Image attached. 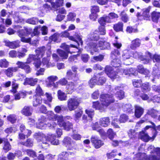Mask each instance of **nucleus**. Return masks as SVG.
<instances>
[{
    "mask_svg": "<svg viewBox=\"0 0 160 160\" xmlns=\"http://www.w3.org/2000/svg\"><path fill=\"white\" fill-rule=\"evenodd\" d=\"M95 126L93 127V129L94 130H97L100 134L102 135L105 134V132L103 129H98V122H96L95 123Z\"/></svg>",
    "mask_w": 160,
    "mask_h": 160,
    "instance_id": "3c124183",
    "label": "nucleus"
},
{
    "mask_svg": "<svg viewBox=\"0 0 160 160\" xmlns=\"http://www.w3.org/2000/svg\"><path fill=\"white\" fill-rule=\"evenodd\" d=\"M21 143L25 146L31 147L33 145V143L31 141H23Z\"/></svg>",
    "mask_w": 160,
    "mask_h": 160,
    "instance_id": "bf43d9fd",
    "label": "nucleus"
},
{
    "mask_svg": "<svg viewBox=\"0 0 160 160\" xmlns=\"http://www.w3.org/2000/svg\"><path fill=\"white\" fill-rule=\"evenodd\" d=\"M3 143L4 144L3 149L6 152L10 150L11 149V146L9 143L7 141H3Z\"/></svg>",
    "mask_w": 160,
    "mask_h": 160,
    "instance_id": "8fccbe9b",
    "label": "nucleus"
},
{
    "mask_svg": "<svg viewBox=\"0 0 160 160\" xmlns=\"http://www.w3.org/2000/svg\"><path fill=\"white\" fill-rule=\"evenodd\" d=\"M100 103L98 101L93 102L92 107L96 109L101 111L104 110V107H107L111 103L114 102L115 100L112 95L108 94H102L101 95Z\"/></svg>",
    "mask_w": 160,
    "mask_h": 160,
    "instance_id": "f257e3e1",
    "label": "nucleus"
},
{
    "mask_svg": "<svg viewBox=\"0 0 160 160\" xmlns=\"http://www.w3.org/2000/svg\"><path fill=\"white\" fill-rule=\"evenodd\" d=\"M130 54V52L128 50H125L123 51L122 57H121V59L123 61H124L129 59L131 56Z\"/></svg>",
    "mask_w": 160,
    "mask_h": 160,
    "instance_id": "5701e85b",
    "label": "nucleus"
},
{
    "mask_svg": "<svg viewBox=\"0 0 160 160\" xmlns=\"http://www.w3.org/2000/svg\"><path fill=\"white\" fill-rule=\"evenodd\" d=\"M45 135L41 132L35 133L34 135V137L35 139H44Z\"/></svg>",
    "mask_w": 160,
    "mask_h": 160,
    "instance_id": "603ef678",
    "label": "nucleus"
},
{
    "mask_svg": "<svg viewBox=\"0 0 160 160\" xmlns=\"http://www.w3.org/2000/svg\"><path fill=\"white\" fill-rule=\"evenodd\" d=\"M120 53L118 50H115L112 52L111 57L113 59L112 64L115 68L119 67L121 63V61L119 59Z\"/></svg>",
    "mask_w": 160,
    "mask_h": 160,
    "instance_id": "39448f33",
    "label": "nucleus"
},
{
    "mask_svg": "<svg viewBox=\"0 0 160 160\" xmlns=\"http://www.w3.org/2000/svg\"><path fill=\"white\" fill-rule=\"evenodd\" d=\"M137 70L139 72L146 75V77L149 76L150 72L147 69L144 68L142 65H138L137 67Z\"/></svg>",
    "mask_w": 160,
    "mask_h": 160,
    "instance_id": "dca6fc26",
    "label": "nucleus"
},
{
    "mask_svg": "<svg viewBox=\"0 0 160 160\" xmlns=\"http://www.w3.org/2000/svg\"><path fill=\"white\" fill-rule=\"evenodd\" d=\"M151 7L149 6L147 8L143 9V12L142 16L144 18H148L149 17V12L151 9Z\"/></svg>",
    "mask_w": 160,
    "mask_h": 160,
    "instance_id": "7c9ffc66",
    "label": "nucleus"
},
{
    "mask_svg": "<svg viewBox=\"0 0 160 160\" xmlns=\"http://www.w3.org/2000/svg\"><path fill=\"white\" fill-rule=\"evenodd\" d=\"M128 136L131 139H134L136 136V133L135 130L133 129H130L128 132Z\"/></svg>",
    "mask_w": 160,
    "mask_h": 160,
    "instance_id": "49530a36",
    "label": "nucleus"
},
{
    "mask_svg": "<svg viewBox=\"0 0 160 160\" xmlns=\"http://www.w3.org/2000/svg\"><path fill=\"white\" fill-rule=\"evenodd\" d=\"M123 26V23L121 22H119L114 25L113 28L116 31L118 32L122 30Z\"/></svg>",
    "mask_w": 160,
    "mask_h": 160,
    "instance_id": "58836bf2",
    "label": "nucleus"
},
{
    "mask_svg": "<svg viewBox=\"0 0 160 160\" xmlns=\"http://www.w3.org/2000/svg\"><path fill=\"white\" fill-rule=\"evenodd\" d=\"M105 71L107 75L112 79H114L118 77L117 71L116 72L112 67L107 66L105 68Z\"/></svg>",
    "mask_w": 160,
    "mask_h": 160,
    "instance_id": "0eeeda50",
    "label": "nucleus"
},
{
    "mask_svg": "<svg viewBox=\"0 0 160 160\" xmlns=\"http://www.w3.org/2000/svg\"><path fill=\"white\" fill-rule=\"evenodd\" d=\"M119 70L120 71V72L121 73H124V74L126 75L132 74H133V72H132L133 71V69L132 68L127 69V70H124L122 68H120V69H119Z\"/></svg>",
    "mask_w": 160,
    "mask_h": 160,
    "instance_id": "e433bc0d",
    "label": "nucleus"
},
{
    "mask_svg": "<svg viewBox=\"0 0 160 160\" xmlns=\"http://www.w3.org/2000/svg\"><path fill=\"white\" fill-rule=\"evenodd\" d=\"M40 62V66L42 64L43 65H46L47 67H49L50 66L53 67L55 66V64H52L51 65H50L49 64V59L48 58H44L42 59V63H41L40 59H39Z\"/></svg>",
    "mask_w": 160,
    "mask_h": 160,
    "instance_id": "ea45409f",
    "label": "nucleus"
},
{
    "mask_svg": "<svg viewBox=\"0 0 160 160\" xmlns=\"http://www.w3.org/2000/svg\"><path fill=\"white\" fill-rule=\"evenodd\" d=\"M60 35L57 33H54L52 36H51L50 38L52 40L56 42H59L60 40L59 38V36Z\"/></svg>",
    "mask_w": 160,
    "mask_h": 160,
    "instance_id": "72a5a7b5",
    "label": "nucleus"
},
{
    "mask_svg": "<svg viewBox=\"0 0 160 160\" xmlns=\"http://www.w3.org/2000/svg\"><path fill=\"white\" fill-rule=\"evenodd\" d=\"M56 136L53 134H48L47 135H45L44 139L47 140L55 139Z\"/></svg>",
    "mask_w": 160,
    "mask_h": 160,
    "instance_id": "69168bd1",
    "label": "nucleus"
},
{
    "mask_svg": "<svg viewBox=\"0 0 160 160\" xmlns=\"http://www.w3.org/2000/svg\"><path fill=\"white\" fill-rule=\"evenodd\" d=\"M18 68L10 67L4 71V72L7 77H11L13 75V72L18 71Z\"/></svg>",
    "mask_w": 160,
    "mask_h": 160,
    "instance_id": "2eb2a0df",
    "label": "nucleus"
},
{
    "mask_svg": "<svg viewBox=\"0 0 160 160\" xmlns=\"http://www.w3.org/2000/svg\"><path fill=\"white\" fill-rule=\"evenodd\" d=\"M38 82V79L32 78H26L23 83L24 85L29 84L33 86L35 85Z\"/></svg>",
    "mask_w": 160,
    "mask_h": 160,
    "instance_id": "f3484780",
    "label": "nucleus"
},
{
    "mask_svg": "<svg viewBox=\"0 0 160 160\" xmlns=\"http://www.w3.org/2000/svg\"><path fill=\"white\" fill-rule=\"evenodd\" d=\"M34 60V64L37 68H39L40 65L39 60L37 58V56L33 55H30L28 58L26 63L27 64L30 63L32 61Z\"/></svg>",
    "mask_w": 160,
    "mask_h": 160,
    "instance_id": "6e6552de",
    "label": "nucleus"
},
{
    "mask_svg": "<svg viewBox=\"0 0 160 160\" xmlns=\"http://www.w3.org/2000/svg\"><path fill=\"white\" fill-rule=\"evenodd\" d=\"M97 79V84L98 85H102L106 81V78L101 76L100 74H97L96 76Z\"/></svg>",
    "mask_w": 160,
    "mask_h": 160,
    "instance_id": "4be33fe9",
    "label": "nucleus"
},
{
    "mask_svg": "<svg viewBox=\"0 0 160 160\" xmlns=\"http://www.w3.org/2000/svg\"><path fill=\"white\" fill-rule=\"evenodd\" d=\"M58 78L57 76L52 75L48 77L47 78V86L49 88L53 87L57 88L58 87V82L55 83L54 82L57 80Z\"/></svg>",
    "mask_w": 160,
    "mask_h": 160,
    "instance_id": "423d86ee",
    "label": "nucleus"
},
{
    "mask_svg": "<svg viewBox=\"0 0 160 160\" xmlns=\"http://www.w3.org/2000/svg\"><path fill=\"white\" fill-rule=\"evenodd\" d=\"M155 151L157 152V154H158L157 156H152L150 157L147 160H160V148H157L155 149Z\"/></svg>",
    "mask_w": 160,
    "mask_h": 160,
    "instance_id": "a878e982",
    "label": "nucleus"
},
{
    "mask_svg": "<svg viewBox=\"0 0 160 160\" xmlns=\"http://www.w3.org/2000/svg\"><path fill=\"white\" fill-rule=\"evenodd\" d=\"M141 44V40L138 38H136L132 42L130 48L132 49H135L139 47Z\"/></svg>",
    "mask_w": 160,
    "mask_h": 160,
    "instance_id": "6ab92c4d",
    "label": "nucleus"
},
{
    "mask_svg": "<svg viewBox=\"0 0 160 160\" xmlns=\"http://www.w3.org/2000/svg\"><path fill=\"white\" fill-rule=\"evenodd\" d=\"M22 113L26 116H30L32 114L31 110L30 108L28 106H25L22 111Z\"/></svg>",
    "mask_w": 160,
    "mask_h": 160,
    "instance_id": "c85d7f7f",
    "label": "nucleus"
},
{
    "mask_svg": "<svg viewBox=\"0 0 160 160\" xmlns=\"http://www.w3.org/2000/svg\"><path fill=\"white\" fill-rule=\"evenodd\" d=\"M97 79L96 77H93L89 81V83L90 87L92 88L93 86L97 84Z\"/></svg>",
    "mask_w": 160,
    "mask_h": 160,
    "instance_id": "09e8293b",
    "label": "nucleus"
},
{
    "mask_svg": "<svg viewBox=\"0 0 160 160\" xmlns=\"http://www.w3.org/2000/svg\"><path fill=\"white\" fill-rule=\"evenodd\" d=\"M117 155V151L114 150L110 153H108L107 154V156L108 158L110 159L114 158Z\"/></svg>",
    "mask_w": 160,
    "mask_h": 160,
    "instance_id": "6e6d98bb",
    "label": "nucleus"
},
{
    "mask_svg": "<svg viewBox=\"0 0 160 160\" xmlns=\"http://www.w3.org/2000/svg\"><path fill=\"white\" fill-rule=\"evenodd\" d=\"M63 3V0H57L56 2L51 3L52 6L55 8L62 6Z\"/></svg>",
    "mask_w": 160,
    "mask_h": 160,
    "instance_id": "473e14b6",
    "label": "nucleus"
},
{
    "mask_svg": "<svg viewBox=\"0 0 160 160\" xmlns=\"http://www.w3.org/2000/svg\"><path fill=\"white\" fill-rule=\"evenodd\" d=\"M128 119V116L125 114H123L120 116L119 122L120 123H124Z\"/></svg>",
    "mask_w": 160,
    "mask_h": 160,
    "instance_id": "5fc2aeb1",
    "label": "nucleus"
},
{
    "mask_svg": "<svg viewBox=\"0 0 160 160\" xmlns=\"http://www.w3.org/2000/svg\"><path fill=\"white\" fill-rule=\"evenodd\" d=\"M26 152L28 155L29 156L33 158L37 157L36 153L33 151L31 150H28Z\"/></svg>",
    "mask_w": 160,
    "mask_h": 160,
    "instance_id": "e2e57ef3",
    "label": "nucleus"
},
{
    "mask_svg": "<svg viewBox=\"0 0 160 160\" xmlns=\"http://www.w3.org/2000/svg\"><path fill=\"white\" fill-rule=\"evenodd\" d=\"M57 52L60 57L62 58H67L68 57V54L67 52H66L60 49L57 50Z\"/></svg>",
    "mask_w": 160,
    "mask_h": 160,
    "instance_id": "4c0bfd02",
    "label": "nucleus"
},
{
    "mask_svg": "<svg viewBox=\"0 0 160 160\" xmlns=\"http://www.w3.org/2000/svg\"><path fill=\"white\" fill-rule=\"evenodd\" d=\"M16 65L18 66V69L21 68L24 70L26 73H30L31 70L30 66L28 65L26 62H23L20 61H18L16 63Z\"/></svg>",
    "mask_w": 160,
    "mask_h": 160,
    "instance_id": "1a4fd4ad",
    "label": "nucleus"
},
{
    "mask_svg": "<svg viewBox=\"0 0 160 160\" xmlns=\"http://www.w3.org/2000/svg\"><path fill=\"white\" fill-rule=\"evenodd\" d=\"M144 112V109L138 106H135V116L138 118H140Z\"/></svg>",
    "mask_w": 160,
    "mask_h": 160,
    "instance_id": "4468645a",
    "label": "nucleus"
},
{
    "mask_svg": "<svg viewBox=\"0 0 160 160\" xmlns=\"http://www.w3.org/2000/svg\"><path fill=\"white\" fill-rule=\"evenodd\" d=\"M62 127H63L65 130L69 131L72 128V125L68 121L65 122Z\"/></svg>",
    "mask_w": 160,
    "mask_h": 160,
    "instance_id": "c9c22d12",
    "label": "nucleus"
},
{
    "mask_svg": "<svg viewBox=\"0 0 160 160\" xmlns=\"http://www.w3.org/2000/svg\"><path fill=\"white\" fill-rule=\"evenodd\" d=\"M9 62L6 59H3L0 60V67L6 68L8 66Z\"/></svg>",
    "mask_w": 160,
    "mask_h": 160,
    "instance_id": "79ce46f5",
    "label": "nucleus"
},
{
    "mask_svg": "<svg viewBox=\"0 0 160 160\" xmlns=\"http://www.w3.org/2000/svg\"><path fill=\"white\" fill-rule=\"evenodd\" d=\"M107 133L109 138L110 139H112L116 135V133L113 132L112 129L110 128L108 129Z\"/></svg>",
    "mask_w": 160,
    "mask_h": 160,
    "instance_id": "a18cd8bd",
    "label": "nucleus"
},
{
    "mask_svg": "<svg viewBox=\"0 0 160 160\" xmlns=\"http://www.w3.org/2000/svg\"><path fill=\"white\" fill-rule=\"evenodd\" d=\"M66 76L68 79H73V77H75L74 76V73H72L70 70H68L66 73Z\"/></svg>",
    "mask_w": 160,
    "mask_h": 160,
    "instance_id": "052dcab7",
    "label": "nucleus"
},
{
    "mask_svg": "<svg viewBox=\"0 0 160 160\" xmlns=\"http://www.w3.org/2000/svg\"><path fill=\"white\" fill-rule=\"evenodd\" d=\"M99 34L102 35H104L106 34V30L104 26H101L98 28Z\"/></svg>",
    "mask_w": 160,
    "mask_h": 160,
    "instance_id": "774afa93",
    "label": "nucleus"
},
{
    "mask_svg": "<svg viewBox=\"0 0 160 160\" xmlns=\"http://www.w3.org/2000/svg\"><path fill=\"white\" fill-rule=\"evenodd\" d=\"M147 113L150 115L152 118H155L158 114H160V111L156 110L153 109H151L148 111Z\"/></svg>",
    "mask_w": 160,
    "mask_h": 160,
    "instance_id": "b1692460",
    "label": "nucleus"
},
{
    "mask_svg": "<svg viewBox=\"0 0 160 160\" xmlns=\"http://www.w3.org/2000/svg\"><path fill=\"white\" fill-rule=\"evenodd\" d=\"M22 27L20 26L15 27V28L19 29L17 31L18 36L21 38V41L24 42L29 43L31 42V38H26L31 33V29L27 27H24V29H20Z\"/></svg>",
    "mask_w": 160,
    "mask_h": 160,
    "instance_id": "f03ea898",
    "label": "nucleus"
},
{
    "mask_svg": "<svg viewBox=\"0 0 160 160\" xmlns=\"http://www.w3.org/2000/svg\"><path fill=\"white\" fill-rule=\"evenodd\" d=\"M48 115L50 119L54 121L57 115L54 114L52 112L50 111L48 112Z\"/></svg>",
    "mask_w": 160,
    "mask_h": 160,
    "instance_id": "4d7b16f0",
    "label": "nucleus"
},
{
    "mask_svg": "<svg viewBox=\"0 0 160 160\" xmlns=\"http://www.w3.org/2000/svg\"><path fill=\"white\" fill-rule=\"evenodd\" d=\"M120 16L122 20L124 22H126L128 20L129 18L128 16L124 11H123L121 12Z\"/></svg>",
    "mask_w": 160,
    "mask_h": 160,
    "instance_id": "a19ab883",
    "label": "nucleus"
},
{
    "mask_svg": "<svg viewBox=\"0 0 160 160\" xmlns=\"http://www.w3.org/2000/svg\"><path fill=\"white\" fill-rule=\"evenodd\" d=\"M124 95V92L121 90L119 91H117L116 93V97H118L119 99H121L123 98Z\"/></svg>",
    "mask_w": 160,
    "mask_h": 160,
    "instance_id": "864d4df0",
    "label": "nucleus"
},
{
    "mask_svg": "<svg viewBox=\"0 0 160 160\" xmlns=\"http://www.w3.org/2000/svg\"><path fill=\"white\" fill-rule=\"evenodd\" d=\"M8 120L12 123L16 122L17 118L14 114H10L7 117Z\"/></svg>",
    "mask_w": 160,
    "mask_h": 160,
    "instance_id": "37998d69",
    "label": "nucleus"
},
{
    "mask_svg": "<svg viewBox=\"0 0 160 160\" xmlns=\"http://www.w3.org/2000/svg\"><path fill=\"white\" fill-rule=\"evenodd\" d=\"M152 21L155 22H158V20L160 17V12L153 11L151 13Z\"/></svg>",
    "mask_w": 160,
    "mask_h": 160,
    "instance_id": "a211bd4d",
    "label": "nucleus"
},
{
    "mask_svg": "<svg viewBox=\"0 0 160 160\" xmlns=\"http://www.w3.org/2000/svg\"><path fill=\"white\" fill-rule=\"evenodd\" d=\"M58 98L61 101L65 100L67 99V96L66 94L61 90H59L58 91Z\"/></svg>",
    "mask_w": 160,
    "mask_h": 160,
    "instance_id": "c756f323",
    "label": "nucleus"
},
{
    "mask_svg": "<svg viewBox=\"0 0 160 160\" xmlns=\"http://www.w3.org/2000/svg\"><path fill=\"white\" fill-rule=\"evenodd\" d=\"M26 96V94L24 92H21L20 93H17L15 95V99L16 100H18L20 99L21 96L23 98Z\"/></svg>",
    "mask_w": 160,
    "mask_h": 160,
    "instance_id": "680f3d73",
    "label": "nucleus"
},
{
    "mask_svg": "<svg viewBox=\"0 0 160 160\" xmlns=\"http://www.w3.org/2000/svg\"><path fill=\"white\" fill-rule=\"evenodd\" d=\"M110 123L109 119L108 118L105 117L101 118L100 120L99 124L102 126L106 127L108 126Z\"/></svg>",
    "mask_w": 160,
    "mask_h": 160,
    "instance_id": "aec40b11",
    "label": "nucleus"
},
{
    "mask_svg": "<svg viewBox=\"0 0 160 160\" xmlns=\"http://www.w3.org/2000/svg\"><path fill=\"white\" fill-rule=\"evenodd\" d=\"M69 119L70 118V117L67 116L66 117H64L62 115H57L55 118L54 121H57L58 125L60 127H62V126L63 125V124L65 122V120L66 118Z\"/></svg>",
    "mask_w": 160,
    "mask_h": 160,
    "instance_id": "9b49d317",
    "label": "nucleus"
},
{
    "mask_svg": "<svg viewBox=\"0 0 160 160\" xmlns=\"http://www.w3.org/2000/svg\"><path fill=\"white\" fill-rule=\"evenodd\" d=\"M5 45L12 49H15L20 47V42L17 40L13 42H10L6 40L4 41Z\"/></svg>",
    "mask_w": 160,
    "mask_h": 160,
    "instance_id": "9d476101",
    "label": "nucleus"
},
{
    "mask_svg": "<svg viewBox=\"0 0 160 160\" xmlns=\"http://www.w3.org/2000/svg\"><path fill=\"white\" fill-rule=\"evenodd\" d=\"M26 22L32 24H36L38 22V19L37 18H33L28 19Z\"/></svg>",
    "mask_w": 160,
    "mask_h": 160,
    "instance_id": "c03bdc74",
    "label": "nucleus"
},
{
    "mask_svg": "<svg viewBox=\"0 0 160 160\" xmlns=\"http://www.w3.org/2000/svg\"><path fill=\"white\" fill-rule=\"evenodd\" d=\"M42 99L40 96L36 95L34 97L33 105L36 107L42 103Z\"/></svg>",
    "mask_w": 160,
    "mask_h": 160,
    "instance_id": "393cba45",
    "label": "nucleus"
},
{
    "mask_svg": "<svg viewBox=\"0 0 160 160\" xmlns=\"http://www.w3.org/2000/svg\"><path fill=\"white\" fill-rule=\"evenodd\" d=\"M110 44L107 42L103 41H100L99 42L98 46L94 42H92L88 46L90 49L91 53L93 55V52L98 51V48L99 47L101 49H103L106 48H108L110 47Z\"/></svg>",
    "mask_w": 160,
    "mask_h": 160,
    "instance_id": "7ed1b4c3",
    "label": "nucleus"
},
{
    "mask_svg": "<svg viewBox=\"0 0 160 160\" xmlns=\"http://www.w3.org/2000/svg\"><path fill=\"white\" fill-rule=\"evenodd\" d=\"M138 137L139 139H143L144 140L153 139L155 137L154 136L152 137V138L150 137L146 132L144 131H142L141 132H140Z\"/></svg>",
    "mask_w": 160,
    "mask_h": 160,
    "instance_id": "ddd939ff",
    "label": "nucleus"
},
{
    "mask_svg": "<svg viewBox=\"0 0 160 160\" xmlns=\"http://www.w3.org/2000/svg\"><path fill=\"white\" fill-rule=\"evenodd\" d=\"M46 50V48L44 46L38 48L36 49V56L39 60L43 56Z\"/></svg>",
    "mask_w": 160,
    "mask_h": 160,
    "instance_id": "f8f14e48",
    "label": "nucleus"
},
{
    "mask_svg": "<svg viewBox=\"0 0 160 160\" xmlns=\"http://www.w3.org/2000/svg\"><path fill=\"white\" fill-rule=\"evenodd\" d=\"M98 15L97 13L91 12V13L90 15V19L93 21H96L98 18Z\"/></svg>",
    "mask_w": 160,
    "mask_h": 160,
    "instance_id": "338daca9",
    "label": "nucleus"
},
{
    "mask_svg": "<svg viewBox=\"0 0 160 160\" xmlns=\"http://www.w3.org/2000/svg\"><path fill=\"white\" fill-rule=\"evenodd\" d=\"M82 114V111L80 109H78L75 111V117L77 118H80Z\"/></svg>",
    "mask_w": 160,
    "mask_h": 160,
    "instance_id": "0e129e2a",
    "label": "nucleus"
},
{
    "mask_svg": "<svg viewBox=\"0 0 160 160\" xmlns=\"http://www.w3.org/2000/svg\"><path fill=\"white\" fill-rule=\"evenodd\" d=\"M61 37H62L68 38L69 39L75 41L76 40L73 36H70V34L66 31L62 32L60 34Z\"/></svg>",
    "mask_w": 160,
    "mask_h": 160,
    "instance_id": "cd10ccee",
    "label": "nucleus"
},
{
    "mask_svg": "<svg viewBox=\"0 0 160 160\" xmlns=\"http://www.w3.org/2000/svg\"><path fill=\"white\" fill-rule=\"evenodd\" d=\"M142 89L143 92H147L149 91L150 88L148 85V83H143L142 86Z\"/></svg>",
    "mask_w": 160,
    "mask_h": 160,
    "instance_id": "de8ad7c7",
    "label": "nucleus"
},
{
    "mask_svg": "<svg viewBox=\"0 0 160 160\" xmlns=\"http://www.w3.org/2000/svg\"><path fill=\"white\" fill-rule=\"evenodd\" d=\"M95 148H98L103 145L104 143L102 141H91Z\"/></svg>",
    "mask_w": 160,
    "mask_h": 160,
    "instance_id": "2f4dec72",
    "label": "nucleus"
},
{
    "mask_svg": "<svg viewBox=\"0 0 160 160\" xmlns=\"http://www.w3.org/2000/svg\"><path fill=\"white\" fill-rule=\"evenodd\" d=\"M86 113L88 115L89 117L92 118L94 115V111L91 109H86Z\"/></svg>",
    "mask_w": 160,
    "mask_h": 160,
    "instance_id": "13d9d810",
    "label": "nucleus"
},
{
    "mask_svg": "<svg viewBox=\"0 0 160 160\" xmlns=\"http://www.w3.org/2000/svg\"><path fill=\"white\" fill-rule=\"evenodd\" d=\"M81 102L80 100L76 97L69 98L67 101V106L70 111L75 110Z\"/></svg>",
    "mask_w": 160,
    "mask_h": 160,
    "instance_id": "20e7f679",
    "label": "nucleus"
},
{
    "mask_svg": "<svg viewBox=\"0 0 160 160\" xmlns=\"http://www.w3.org/2000/svg\"><path fill=\"white\" fill-rule=\"evenodd\" d=\"M76 85V84L72 82H69L66 86V88L68 90V91H67V92H68V93H71L75 88Z\"/></svg>",
    "mask_w": 160,
    "mask_h": 160,
    "instance_id": "412c9836",
    "label": "nucleus"
},
{
    "mask_svg": "<svg viewBox=\"0 0 160 160\" xmlns=\"http://www.w3.org/2000/svg\"><path fill=\"white\" fill-rule=\"evenodd\" d=\"M76 16L75 13L69 12L67 16V20L68 21H73L75 20V18Z\"/></svg>",
    "mask_w": 160,
    "mask_h": 160,
    "instance_id": "f704fd0d",
    "label": "nucleus"
},
{
    "mask_svg": "<svg viewBox=\"0 0 160 160\" xmlns=\"http://www.w3.org/2000/svg\"><path fill=\"white\" fill-rule=\"evenodd\" d=\"M122 108L125 112L130 113L132 112V107L130 104H124L122 105Z\"/></svg>",
    "mask_w": 160,
    "mask_h": 160,
    "instance_id": "bb28decb",
    "label": "nucleus"
}]
</instances>
